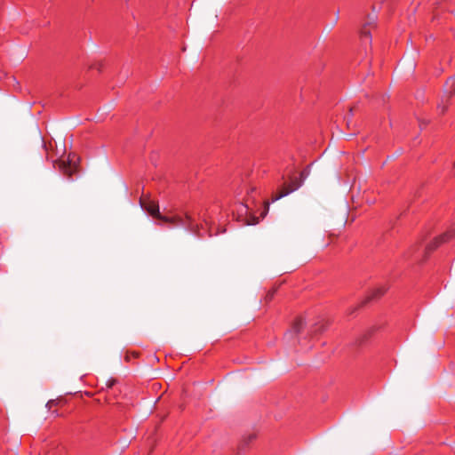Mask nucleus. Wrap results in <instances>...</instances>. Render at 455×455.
<instances>
[{
	"instance_id": "obj_1",
	"label": "nucleus",
	"mask_w": 455,
	"mask_h": 455,
	"mask_svg": "<svg viewBox=\"0 0 455 455\" xmlns=\"http://www.w3.org/2000/svg\"><path fill=\"white\" fill-rule=\"evenodd\" d=\"M303 182H304V172H301L299 179H297V178L292 179L289 185H283V187L281 188V190L276 195L273 196L272 201L275 202V201L288 196L289 194L296 191L302 186Z\"/></svg>"
},
{
	"instance_id": "obj_2",
	"label": "nucleus",
	"mask_w": 455,
	"mask_h": 455,
	"mask_svg": "<svg viewBox=\"0 0 455 455\" xmlns=\"http://www.w3.org/2000/svg\"><path fill=\"white\" fill-rule=\"evenodd\" d=\"M141 206L154 218L160 220L162 214L159 212L158 204L154 201H142L140 200Z\"/></svg>"
},
{
	"instance_id": "obj_3",
	"label": "nucleus",
	"mask_w": 455,
	"mask_h": 455,
	"mask_svg": "<svg viewBox=\"0 0 455 455\" xmlns=\"http://www.w3.org/2000/svg\"><path fill=\"white\" fill-rule=\"evenodd\" d=\"M453 235H455V234L452 232V231H449L445 234H443V235L435 238V240L428 244L427 246V251H434L435 248H437L442 243L447 241L448 239L451 238Z\"/></svg>"
},
{
	"instance_id": "obj_4",
	"label": "nucleus",
	"mask_w": 455,
	"mask_h": 455,
	"mask_svg": "<svg viewBox=\"0 0 455 455\" xmlns=\"http://www.w3.org/2000/svg\"><path fill=\"white\" fill-rule=\"evenodd\" d=\"M59 167L60 170L64 172L68 176H71L76 170V166H72L71 162L68 161V163L61 161L59 164Z\"/></svg>"
},
{
	"instance_id": "obj_5",
	"label": "nucleus",
	"mask_w": 455,
	"mask_h": 455,
	"mask_svg": "<svg viewBox=\"0 0 455 455\" xmlns=\"http://www.w3.org/2000/svg\"><path fill=\"white\" fill-rule=\"evenodd\" d=\"M161 220H163L165 223H169L173 226H181L185 227V223L179 216H174L172 218L163 216L160 218Z\"/></svg>"
},
{
	"instance_id": "obj_6",
	"label": "nucleus",
	"mask_w": 455,
	"mask_h": 455,
	"mask_svg": "<svg viewBox=\"0 0 455 455\" xmlns=\"http://www.w3.org/2000/svg\"><path fill=\"white\" fill-rule=\"evenodd\" d=\"M304 325H305L304 321L302 319H299L298 321H296L294 323L291 331L295 334H298L303 329Z\"/></svg>"
},
{
	"instance_id": "obj_7",
	"label": "nucleus",
	"mask_w": 455,
	"mask_h": 455,
	"mask_svg": "<svg viewBox=\"0 0 455 455\" xmlns=\"http://www.w3.org/2000/svg\"><path fill=\"white\" fill-rule=\"evenodd\" d=\"M454 83H455V79L454 78H451L447 84H446V86H448L450 84H451V87L450 88H446L445 89V94L447 95V98H450L451 97V95L454 93L455 92V88H454Z\"/></svg>"
},
{
	"instance_id": "obj_8",
	"label": "nucleus",
	"mask_w": 455,
	"mask_h": 455,
	"mask_svg": "<svg viewBox=\"0 0 455 455\" xmlns=\"http://www.w3.org/2000/svg\"><path fill=\"white\" fill-rule=\"evenodd\" d=\"M387 289L385 287H379L372 291L371 295L368 298V299H371L383 295L386 292Z\"/></svg>"
},
{
	"instance_id": "obj_9",
	"label": "nucleus",
	"mask_w": 455,
	"mask_h": 455,
	"mask_svg": "<svg viewBox=\"0 0 455 455\" xmlns=\"http://www.w3.org/2000/svg\"><path fill=\"white\" fill-rule=\"evenodd\" d=\"M186 219L188 220V228L191 231V232H194V233H196L197 230H198V226L196 225V226H193L192 225V217L188 214V213H186Z\"/></svg>"
},
{
	"instance_id": "obj_10",
	"label": "nucleus",
	"mask_w": 455,
	"mask_h": 455,
	"mask_svg": "<svg viewBox=\"0 0 455 455\" xmlns=\"http://www.w3.org/2000/svg\"><path fill=\"white\" fill-rule=\"evenodd\" d=\"M327 323H317L313 331L314 333H319L325 330Z\"/></svg>"
},
{
	"instance_id": "obj_11",
	"label": "nucleus",
	"mask_w": 455,
	"mask_h": 455,
	"mask_svg": "<svg viewBox=\"0 0 455 455\" xmlns=\"http://www.w3.org/2000/svg\"><path fill=\"white\" fill-rule=\"evenodd\" d=\"M376 20H377V17L375 15H368L367 21L363 26L367 27L370 25H373L376 23Z\"/></svg>"
},
{
	"instance_id": "obj_12",
	"label": "nucleus",
	"mask_w": 455,
	"mask_h": 455,
	"mask_svg": "<svg viewBox=\"0 0 455 455\" xmlns=\"http://www.w3.org/2000/svg\"><path fill=\"white\" fill-rule=\"evenodd\" d=\"M361 36H364V37H371V33L369 30L366 29V27L363 26L362 31H361Z\"/></svg>"
},
{
	"instance_id": "obj_13",
	"label": "nucleus",
	"mask_w": 455,
	"mask_h": 455,
	"mask_svg": "<svg viewBox=\"0 0 455 455\" xmlns=\"http://www.w3.org/2000/svg\"><path fill=\"white\" fill-rule=\"evenodd\" d=\"M264 206H265V209H264V212L262 213V217H265L267 212H268L269 210V202L266 201L264 203Z\"/></svg>"
},
{
	"instance_id": "obj_14",
	"label": "nucleus",
	"mask_w": 455,
	"mask_h": 455,
	"mask_svg": "<svg viewBox=\"0 0 455 455\" xmlns=\"http://www.w3.org/2000/svg\"><path fill=\"white\" fill-rule=\"evenodd\" d=\"M438 108L441 109V112L443 114L447 109V106L446 105H439Z\"/></svg>"
},
{
	"instance_id": "obj_15",
	"label": "nucleus",
	"mask_w": 455,
	"mask_h": 455,
	"mask_svg": "<svg viewBox=\"0 0 455 455\" xmlns=\"http://www.w3.org/2000/svg\"><path fill=\"white\" fill-rule=\"evenodd\" d=\"M351 124H352L351 118H348L347 120V125L348 128L350 127Z\"/></svg>"
},
{
	"instance_id": "obj_16",
	"label": "nucleus",
	"mask_w": 455,
	"mask_h": 455,
	"mask_svg": "<svg viewBox=\"0 0 455 455\" xmlns=\"http://www.w3.org/2000/svg\"><path fill=\"white\" fill-rule=\"evenodd\" d=\"M353 111H354V108H349V115H350V116H353Z\"/></svg>"
},
{
	"instance_id": "obj_17",
	"label": "nucleus",
	"mask_w": 455,
	"mask_h": 455,
	"mask_svg": "<svg viewBox=\"0 0 455 455\" xmlns=\"http://www.w3.org/2000/svg\"><path fill=\"white\" fill-rule=\"evenodd\" d=\"M338 18H339V12H337L335 15V22L338 20Z\"/></svg>"
}]
</instances>
